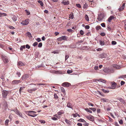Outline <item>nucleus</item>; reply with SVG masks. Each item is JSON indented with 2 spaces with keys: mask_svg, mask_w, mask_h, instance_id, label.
<instances>
[{
  "mask_svg": "<svg viewBox=\"0 0 126 126\" xmlns=\"http://www.w3.org/2000/svg\"><path fill=\"white\" fill-rule=\"evenodd\" d=\"M105 17L104 14H101L98 15V19L99 21H101L103 20Z\"/></svg>",
  "mask_w": 126,
  "mask_h": 126,
  "instance_id": "1",
  "label": "nucleus"
},
{
  "mask_svg": "<svg viewBox=\"0 0 126 126\" xmlns=\"http://www.w3.org/2000/svg\"><path fill=\"white\" fill-rule=\"evenodd\" d=\"M67 37L65 36H63L57 38L58 41H61L62 40H67Z\"/></svg>",
  "mask_w": 126,
  "mask_h": 126,
  "instance_id": "2",
  "label": "nucleus"
},
{
  "mask_svg": "<svg viewBox=\"0 0 126 126\" xmlns=\"http://www.w3.org/2000/svg\"><path fill=\"white\" fill-rule=\"evenodd\" d=\"M2 91L3 97H6L9 93V92L8 91L4 90H3V91Z\"/></svg>",
  "mask_w": 126,
  "mask_h": 126,
  "instance_id": "3",
  "label": "nucleus"
},
{
  "mask_svg": "<svg viewBox=\"0 0 126 126\" xmlns=\"http://www.w3.org/2000/svg\"><path fill=\"white\" fill-rule=\"evenodd\" d=\"M29 19H27L23 21L21 23V24L23 25H26L28 24L29 23Z\"/></svg>",
  "mask_w": 126,
  "mask_h": 126,
  "instance_id": "4",
  "label": "nucleus"
},
{
  "mask_svg": "<svg viewBox=\"0 0 126 126\" xmlns=\"http://www.w3.org/2000/svg\"><path fill=\"white\" fill-rule=\"evenodd\" d=\"M12 110L14 111L17 115L23 118V117L22 116V114L21 113L19 112L18 110L17 109H14Z\"/></svg>",
  "mask_w": 126,
  "mask_h": 126,
  "instance_id": "5",
  "label": "nucleus"
},
{
  "mask_svg": "<svg viewBox=\"0 0 126 126\" xmlns=\"http://www.w3.org/2000/svg\"><path fill=\"white\" fill-rule=\"evenodd\" d=\"M86 117L88 119L92 121L93 122L94 121V117L92 115L87 116H86Z\"/></svg>",
  "mask_w": 126,
  "mask_h": 126,
  "instance_id": "6",
  "label": "nucleus"
},
{
  "mask_svg": "<svg viewBox=\"0 0 126 126\" xmlns=\"http://www.w3.org/2000/svg\"><path fill=\"white\" fill-rule=\"evenodd\" d=\"M26 113L28 115L33 117H34L37 115V114L33 113L32 112H27V111H26Z\"/></svg>",
  "mask_w": 126,
  "mask_h": 126,
  "instance_id": "7",
  "label": "nucleus"
},
{
  "mask_svg": "<svg viewBox=\"0 0 126 126\" xmlns=\"http://www.w3.org/2000/svg\"><path fill=\"white\" fill-rule=\"evenodd\" d=\"M3 60L4 62L6 63L9 62L8 58L6 56H3L2 57Z\"/></svg>",
  "mask_w": 126,
  "mask_h": 126,
  "instance_id": "8",
  "label": "nucleus"
},
{
  "mask_svg": "<svg viewBox=\"0 0 126 126\" xmlns=\"http://www.w3.org/2000/svg\"><path fill=\"white\" fill-rule=\"evenodd\" d=\"M70 85V84L68 82H65L62 84V86L65 87H68Z\"/></svg>",
  "mask_w": 126,
  "mask_h": 126,
  "instance_id": "9",
  "label": "nucleus"
},
{
  "mask_svg": "<svg viewBox=\"0 0 126 126\" xmlns=\"http://www.w3.org/2000/svg\"><path fill=\"white\" fill-rule=\"evenodd\" d=\"M29 78V75L27 74H25L23 75L21 77V79L22 80H24L25 79H28Z\"/></svg>",
  "mask_w": 126,
  "mask_h": 126,
  "instance_id": "10",
  "label": "nucleus"
},
{
  "mask_svg": "<svg viewBox=\"0 0 126 126\" xmlns=\"http://www.w3.org/2000/svg\"><path fill=\"white\" fill-rule=\"evenodd\" d=\"M21 81L20 80H14L12 81V83L13 84H17L20 83H21Z\"/></svg>",
  "mask_w": 126,
  "mask_h": 126,
  "instance_id": "11",
  "label": "nucleus"
},
{
  "mask_svg": "<svg viewBox=\"0 0 126 126\" xmlns=\"http://www.w3.org/2000/svg\"><path fill=\"white\" fill-rule=\"evenodd\" d=\"M116 17L114 16H110L108 19V22H111V20L114 18H116Z\"/></svg>",
  "mask_w": 126,
  "mask_h": 126,
  "instance_id": "12",
  "label": "nucleus"
},
{
  "mask_svg": "<svg viewBox=\"0 0 126 126\" xmlns=\"http://www.w3.org/2000/svg\"><path fill=\"white\" fill-rule=\"evenodd\" d=\"M111 88H112V89H114L115 88L116 86L117 85L116 83L114 82H111Z\"/></svg>",
  "mask_w": 126,
  "mask_h": 126,
  "instance_id": "13",
  "label": "nucleus"
},
{
  "mask_svg": "<svg viewBox=\"0 0 126 126\" xmlns=\"http://www.w3.org/2000/svg\"><path fill=\"white\" fill-rule=\"evenodd\" d=\"M120 102L122 103L123 104H125L126 103V102L125 100L122 98L120 97L118 99Z\"/></svg>",
  "mask_w": 126,
  "mask_h": 126,
  "instance_id": "14",
  "label": "nucleus"
},
{
  "mask_svg": "<svg viewBox=\"0 0 126 126\" xmlns=\"http://www.w3.org/2000/svg\"><path fill=\"white\" fill-rule=\"evenodd\" d=\"M106 56V54L104 53L101 54L100 55V57L102 58H105Z\"/></svg>",
  "mask_w": 126,
  "mask_h": 126,
  "instance_id": "15",
  "label": "nucleus"
},
{
  "mask_svg": "<svg viewBox=\"0 0 126 126\" xmlns=\"http://www.w3.org/2000/svg\"><path fill=\"white\" fill-rule=\"evenodd\" d=\"M67 106L68 108L72 109V105L70 102H68Z\"/></svg>",
  "mask_w": 126,
  "mask_h": 126,
  "instance_id": "16",
  "label": "nucleus"
},
{
  "mask_svg": "<svg viewBox=\"0 0 126 126\" xmlns=\"http://www.w3.org/2000/svg\"><path fill=\"white\" fill-rule=\"evenodd\" d=\"M17 65L19 66H22L24 65V64L21 61H19Z\"/></svg>",
  "mask_w": 126,
  "mask_h": 126,
  "instance_id": "17",
  "label": "nucleus"
},
{
  "mask_svg": "<svg viewBox=\"0 0 126 126\" xmlns=\"http://www.w3.org/2000/svg\"><path fill=\"white\" fill-rule=\"evenodd\" d=\"M12 18L14 21H16L17 20V18L16 16L14 15L12 17Z\"/></svg>",
  "mask_w": 126,
  "mask_h": 126,
  "instance_id": "18",
  "label": "nucleus"
},
{
  "mask_svg": "<svg viewBox=\"0 0 126 126\" xmlns=\"http://www.w3.org/2000/svg\"><path fill=\"white\" fill-rule=\"evenodd\" d=\"M7 15V14L6 13H2L1 12H0V17L6 16Z\"/></svg>",
  "mask_w": 126,
  "mask_h": 126,
  "instance_id": "19",
  "label": "nucleus"
},
{
  "mask_svg": "<svg viewBox=\"0 0 126 126\" xmlns=\"http://www.w3.org/2000/svg\"><path fill=\"white\" fill-rule=\"evenodd\" d=\"M101 100L103 102H108L109 101L108 99L105 98H102Z\"/></svg>",
  "mask_w": 126,
  "mask_h": 126,
  "instance_id": "20",
  "label": "nucleus"
},
{
  "mask_svg": "<svg viewBox=\"0 0 126 126\" xmlns=\"http://www.w3.org/2000/svg\"><path fill=\"white\" fill-rule=\"evenodd\" d=\"M62 3L63 4L65 5H68L69 4V1L65 2H64L63 1L62 2Z\"/></svg>",
  "mask_w": 126,
  "mask_h": 126,
  "instance_id": "21",
  "label": "nucleus"
},
{
  "mask_svg": "<svg viewBox=\"0 0 126 126\" xmlns=\"http://www.w3.org/2000/svg\"><path fill=\"white\" fill-rule=\"evenodd\" d=\"M99 42L101 46H103L104 45V42L103 41L101 40H99Z\"/></svg>",
  "mask_w": 126,
  "mask_h": 126,
  "instance_id": "22",
  "label": "nucleus"
},
{
  "mask_svg": "<svg viewBox=\"0 0 126 126\" xmlns=\"http://www.w3.org/2000/svg\"><path fill=\"white\" fill-rule=\"evenodd\" d=\"M26 34L28 36V37L30 38H32V37L31 34L30 32H28Z\"/></svg>",
  "mask_w": 126,
  "mask_h": 126,
  "instance_id": "23",
  "label": "nucleus"
},
{
  "mask_svg": "<svg viewBox=\"0 0 126 126\" xmlns=\"http://www.w3.org/2000/svg\"><path fill=\"white\" fill-rule=\"evenodd\" d=\"M101 29V27L100 26H97L95 27V29L97 31L99 30V29Z\"/></svg>",
  "mask_w": 126,
  "mask_h": 126,
  "instance_id": "24",
  "label": "nucleus"
},
{
  "mask_svg": "<svg viewBox=\"0 0 126 126\" xmlns=\"http://www.w3.org/2000/svg\"><path fill=\"white\" fill-rule=\"evenodd\" d=\"M64 113V112L63 110H60L57 113L58 115H60L62 114H63Z\"/></svg>",
  "mask_w": 126,
  "mask_h": 126,
  "instance_id": "25",
  "label": "nucleus"
},
{
  "mask_svg": "<svg viewBox=\"0 0 126 126\" xmlns=\"http://www.w3.org/2000/svg\"><path fill=\"white\" fill-rule=\"evenodd\" d=\"M65 122L68 124L70 125L71 123V122L70 121L67 119H66L65 120Z\"/></svg>",
  "mask_w": 126,
  "mask_h": 126,
  "instance_id": "26",
  "label": "nucleus"
},
{
  "mask_svg": "<svg viewBox=\"0 0 126 126\" xmlns=\"http://www.w3.org/2000/svg\"><path fill=\"white\" fill-rule=\"evenodd\" d=\"M69 56L67 54H66L65 55V60L66 61L67 59L69 58Z\"/></svg>",
  "mask_w": 126,
  "mask_h": 126,
  "instance_id": "27",
  "label": "nucleus"
},
{
  "mask_svg": "<svg viewBox=\"0 0 126 126\" xmlns=\"http://www.w3.org/2000/svg\"><path fill=\"white\" fill-rule=\"evenodd\" d=\"M38 3H40V5L42 6H43V3L42 1L41 0H39L38 1Z\"/></svg>",
  "mask_w": 126,
  "mask_h": 126,
  "instance_id": "28",
  "label": "nucleus"
},
{
  "mask_svg": "<svg viewBox=\"0 0 126 126\" xmlns=\"http://www.w3.org/2000/svg\"><path fill=\"white\" fill-rule=\"evenodd\" d=\"M25 45L21 46L20 48V50L21 51H23V49H25Z\"/></svg>",
  "mask_w": 126,
  "mask_h": 126,
  "instance_id": "29",
  "label": "nucleus"
},
{
  "mask_svg": "<svg viewBox=\"0 0 126 126\" xmlns=\"http://www.w3.org/2000/svg\"><path fill=\"white\" fill-rule=\"evenodd\" d=\"M60 89L61 91L63 93H65V91L64 88L63 87H61Z\"/></svg>",
  "mask_w": 126,
  "mask_h": 126,
  "instance_id": "30",
  "label": "nucleus"
},
{
  "mask_svg": "<svg viewBox=\"0 0 126 126\" xmlns=\"http://www.w3.org/2000/svg\"><path fill=\"white\" fill-rule=\"evenodd\" d=\"M102 90L103 92L105 93H108L109 92V91L103 89H102Z\"/></svg>",
  "mask_w": 126,
  "mask_h": 126,
  "instance_id": "31",
  "label": "nucleus"
},
{
  "mask_svg": "<svg viewBox=\"0 0 126 126\" xmlns=\"http://www.w3.org/2000/svg\"><path fill=\"white\" fill-rule=\"evenodd\" d=\"M85 18L86 20L87 21H89V17H88V16L87 15H85Z\"/></svg>",
  "mask_w": 126,
  "mask_h": 126,
  "instance_id": "32",
  "label": "nucleus"
},
{
  "mask_svg": "<svg viewBox=\"0 0 126 126\" xmlns=\"http://www.w3.org/2000/svg\"><path fill=\"white\" fill-rule=\"evenodd\" d=\"M85 110L86 111L90 113H92V111L91 110L88 109H85Z\"/></svg>",
  "mask_w": 126,
  "mask_h": 126,
  "instance_id": "33",
  "label": "nucleus"
},
{
  "mask_svg": "<svg viewBox=\"0 0 126 126\" xmlns=\"http://www.w3.org/2000/svg\"><path fill=\"white\" fill-rule=\"evenodd\" d=\"M99 80L100 81L103 82V83H105L106 82V81L105 80L103 79H100Z\"/></svg>",
  "mask_w": 126,
  "mask_h": 126,
  "instance_id": "34",
  "label": "nucleus"
},
{
  "mask_svg": "<svg viewBox=\"0 0 126 126\" xmlns=\"http://www.w3.org/2000/svg\"><path fill=\"white\" fill-rule=\"evenodd\" d=\"M79 121L80 122H85V121L84 120L82 119H80Z\"/></svg>",
  "mask_w": 126,
  "mask_h": 126,
  "instance_id": "35",
  "label": "nucleus"
},
{
  "mask_svg": "<svg viewBox=\"0 0 126 126\" xmlns=\"http://www.w3.org/2000/svg\"><path fill=\"white\" fill-rule=\"evenodd\" d=\"M69 17L72 19H73L74 16L73 14H70L69 15Z\"/></svg>",
  "mask_w": 126,
  "mask_h": 126,
  "instance_id": "36",
  "label": "nucleus"
},
{
  "mask_svg": "<svg viewBox=\"0 0 126 126\" xmlns=\"http://www.w3.org/2000/svg\"><path fill=\"white\" fill-rule=\"evenodd\" d=\"M39 121L41 123L44 124L45 123V120H39Z\"/></svg>",
  "mask_w": 126,
  "mask_h": 126,
  "instance_id": "37",
  "label": "nucleus"
},
{
  "mask_svg": "<svg viewBox=\"0 0 126 126\" xmlns=\"http://www.w3.org/2000/svg\"><path fill=\"white\" fill-rule=\"evenodd\" d=\"M9 120L8 119H7L6 120L5 122V125L6 126H7L8 124V123L9 122Z\"/></svg>",
  "mask_w": 126,
  "mask_h": 126,
  "instance_id": "38",
  "label": "nucleus"
},
{
  "mask_svg": "<svg viewBox=\"0 0 126 126\" xmlns=\"http://www.w3.org/2000/svg\"><path fill=\"white\" fill-rule=\"evenodd\" d=\"M88 6V4H87L86 3H85L83 5V7L84 8H85L87 7Z\"/></svg>",
  "mask_w": 126,
  "mask_h": 126,
  "instance_id": "39",
  "label": "nucleus"
},
{
  "mask_svg": "<svg viewBox=\"0 0 126 126\" xmlns=\"http://www.w3.org/2000/svg\"><path fill=\"white\" fill-rule=\"evenodd\" d=\"M124 8H123L122 6L120 7L118 9V10L119 11H121L123 10Z\"/></svg>",
  "mask_w": 126,
  "mask_h": 126,
  "instance_id": "40",
  "label": "nucleus"
},
{
  "mask_svg": "<svg viewBox=\"0 0 126 126\" xmlns=\"http://www.w3.org/2000/svg\"><path fill=\"white\" fill-rule=\"evenodd\" d=\"M42 43L41 42H40L39 44L38 47H42Z\"/></svg>",
  "mask_w": 126,
  "mask_h": 126,
  "instance_id": "41",
  "label": "nucleus"
},
{
  "mask_svg": "<svg viewBox=\"0 0 126 126\" xmlns=\"http://www.w3.org/2000/svg\"><path fill=\"white\" fill-rule=\"evenodd\" d=\"M54 98L56 99H57L58 98V97L57 95L55 93L54 94Z\"/></svg>",
  "mask_w": 126,
  "mask_h": 126,
  "instance_id": "42",
  "label": "nucleus"
},
{
  "mask_svg": "<svg viewBox=\"0 0 126 126\" xmlns=\"http://www.w3.org/2000/svg\"><path fill=\"white\" fill-rule=\"evenodd\" d=\"M90 109L91 110H92L93 111H95L96 110V109L94 108H90Z\"/></svg>",
  "mask_w": 126,
  "mask_h": 126,
  "instance_id": "43",
  "label": "nucleus"
},
{
  "mask_svg": "<svg viewBox=\"0 0 126 126\" xmlns=\"http://www.w3.org/2000/svg\"><path fill=\"white\" fill-rule=\"evenodd\" d=\"M117 43V42L115 41H112L111 42V44L112 45H115Z\"/></svg>",
  "mask_w": 126,
  "mask_h": 126,
  "instance_id": "44",
  "label": "nucleus"
},
{
  "mask_svg": "<svg viewBox=\"0 0 126 126\" xmlns=\"http://www.w3.org/2000/svg\"><path fill=\"white\" fill-rule=\"evenodd\" d=\"M31 90L32 91V93L33 92H34L37 89V88H34L32 89H31Z\"/></svg>",
  "mask_w": 126,
  "mask_h": 126,
  "instance_id": "45",
  "label": "nucleus"
},
{
  "mask_svg": "<svg viewBox=\"0 0 126 126\" xmlns=\"http://www.w3.org/2000/svg\"><path fill=\"white\" fill-rule=\"evenodd\" d=\"M38 43L37 42H35L33 43L32 45L33 46L35 47L37 45H38Z\"/></svg>",
  "mask_w": 126,
  "mask_h": 126,
  "instance_id": "46",
  "label": "nucleus"
},
{
  "mask_svg": "<svg viewBox=\"0 0 126 126\" xmlns=\"http://www.w3.org/2000/svg\"><path fill=\"white\" fill-rule=\"evenodd\" d=\"M101 26L103 27H105V24L104 23H103L101 24Z\"/></svg>",
  "mask_w": 126,
  "mask_h": 126,
  "instance_id": "47",
  "label": "nucleus"
},
{
  "mask_svg": "<svg viewBox=\"0 0 126 126\" xmlns=\"http://www.w3.org/2000/svg\"><path fill=\"white\" fill-rule=\"evenodd\" d=\"M90 26L88 25H86L85 26V28L86 29H88L90 28Z\"/></svg>",
  "mask_w": 126,
  "mask_h": 126,
  "instance_id": "48",
  "label": "nucleus"
},
{
  "mask_svg": "<svg viewBox=\"0 0 126 126\" xmlns=\"http://www.w3.org/2000/svg\"><path fill=\"white\" fill-rule=\"evenodd\" d=\"M83 42V41L82 40H80L78 42H76V44H79Z\"/></svg>",
  "mask_w": 126,
  "mask_h": 126,
  "instance_id": "49",
  "label": "nucleus"
},
{
  "mask_svg": "<svg viewBox=\"0 0 126 126\" xmlns=\"http://www.w3.org/2000/svg\"><path fill=\"white\" fill-rule=\"evenodd\" d=\"M84 124H83L85 126H88L89 125V124L88 123H87L86 122H84Z\"/></svg>",
  "mask_w": 126,
  "mask_h": 126,
  "instance_id": "50",
  "label": "nucleus"
},
{
  "mask_svg": "<svg viewBox=\"0 0 126 126\" xmlns=\"http://www.w3.org/2000/svg\"><path fill=\"white\" fill-rule=\"evenodd\" d=\"M76 6L77 7H78L79 8H81V6L80 4H76Z\"/></svg>",
  "mask_w": 126,
  "mask_h": 126,
  "instance_id": "51",
  "label": "nucleus"
},
{
  "mask_svg": "<svg viewBox=\"0 0 126 126\" xmlns=\"http://www.w3.org/2000/svg\"><path fill=\"white\" fill-rule=\"evenodd\" d=\"M80 34L81 35H83L84 33L83 31L82 30H81L80 31Z\"/></svg>",
  "mask_w": 126,
  "mask_h": 126,
  "instance_id": "52",
  "label": "nucleus"
},
{
  "mask_svg": "<svg viewBox=\"0 0 126 126\" xmlns=\"http://www.w3.org/2000/svg\"><path fill=\"white\" fill-rule=\"evenodd\" d=\"M36 41L38 42H39L41 41L40 38H37L36 39Z\"/></svg>",
  "mask_w": 126,
  "mask_h": 126,
  "instance_id": "53",
  "label": "nucleus"
},
{
  "mask_svg": "<svg viewBox=\"0 0 126 126\" xmlns=\"http://www.w3.org/2000/svg\"><path fill=\"white\" fill-rule=\"evenodd\" d=\"M72 71L71 70H68L67 71V73L68 74H70L72 73Z\"/></svg>",
  "mask_w": 126,
  "mask_h": 126,
  "instance_id": "54",
  "label": "nucleus"
},
{
  "mask_svg": "<svg viewBox=\"0 0 126 126\" xmlns=\"http://www.w3.org/2000/svg\"><path fill=\"white\" fill-rule=\"evenodd\" d=\"M9 28L10 29H15V28L12 26H10L9 27Z\"/></svg>",
  "mask_w": 126,
  "mask_h": 126,
  "instance_id": "55",
  "label": "nucleus"
},
{
  "mask_svg": "<svg viewBox=\"0 0 126 126\" xmlns=\"http://www.w3.org/2000/svg\"><path fill=\"white\" fill-rule=\"evenodd\" d=\"M100 35L101 36H104L105 35V34L104 32H102L100 33Z\"/></svg>",
  "mask_w": 126,
  "mask_h": 126,
  "instance_id": "56",
  "label": "nucleus"
},
{
  "mask_svg": "<svg viewBox=\"0 0 126 126\" xmlns=\"http://www.w3.org/2000/svg\"><path fill=\"white\" fill-rule=\"evenodd\" d=\"M67 31L69 32H72L73 31V30L71 29H67Z\"/></svg>",
  "mask_w": 126,
  "mask_h": 126,
  "instance_id": "57",
  "label": "nucleus"
},
{
  "mask_svg": "<svg viewBox=\"0 0 126 126\" xmlns=\"http://www.w3.org/2000/svg\"><path fill=\"white\" fill-rule=\"evenodd\" d=\"M26 47L28 49H29L30 48V47L28 44H27L26 45Z\"/></svg>",
  "mask_w": 126,
  "mask_h": 126,
  "instance_id": "58",
  "label": "nucleus"
},
{
  "mask_svg": "<svg viewBox=\"0 0 126 126\" xmlns=\"http://www.w3.org/2000/svg\"><path fill=\"white\" fill-rule=\"evenodd\" d=\"M119 123L121 124H122L123 123V122L122 119L121 120L119 121Z\"/></svg>",
  "mask_w": 126,
  "mask_h": 126,
  "instance_id": "59",
  "label": "nucleus"
},
{
  "mask_svg": "<svg viewBox=\"0 0 126 126\" xmlns=\"http://www.w3.org/2000/svg\"><path fill=\"white\" fill-rule=\"evenodd\" d=\"M16 74L17 75V76H18V77H19L21 75V74H20V73L17 72L16 73Z\"/></svg>",
  "mask_w": 126,
  "mask_h": 126,
  "instance_id": "60",
  "label": "nucleus"
},
{
  "mask_svg": "<svg viewBox=\"0 0 126 126\" xmlns=\"http://www.w3.org/2000/svg\"><path fill=\"white\" fill-rule=\"evenodd\" d=\"M125 82L124 81H122L121 82V85H122L125 84Z\"/></svg>",
  "mask_w": 126,
  "mask_h": 126,
  "instance_id": "61",
  "label": "nucleus"
},
{
  "mask_svg": "<svg viewBox=\"0 0 126 126\" xmlns=\"http://www.w3.org/2000/svg\"><path fill=\"white\" fill-rule=\"evenodd\" d=\"M25 11H26V13H27V15H30V12L27 10H25Z\"/></svg>",
  "mask_w": 126,
  "mask_h": 126,
  "instance_id": "62",
  "label": "nucleus"
},
{
  "mask_svg": "<svg viewBox=\"0 0 126 126\" xmlns=\"http://www.w3.org/2000/svg\"><path fill=\"white\" fill-rule=\"evenodd\" d=\"M77 125L79 126H82V124L80 123H77Z\"/></svg>",
  "mask_w": 126,
  "mask_h": 126,
  "instance_id": "63",
  "label": "nucleus"
},
{
  "mask_svg": "<svg viewBox=\"0 0 126 126\" xmlns=\"http://www.w3.org/2000/svg\"><path fill=\"white\" fill-rule=\"evenodd\" d=\"M98 67L97 66H95L94 67V69L95 70H97L98 69Z\"/></svg>",
  "mask_w": 126,
  "mask_h": 126,
  "instance_id": "64",
  "label": "nucleus"
}]
</instances>
